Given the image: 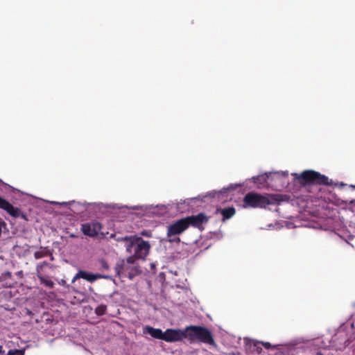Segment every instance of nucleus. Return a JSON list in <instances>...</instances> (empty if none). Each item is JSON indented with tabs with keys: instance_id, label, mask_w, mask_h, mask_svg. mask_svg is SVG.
<instances>
[{
	"instance_id": "obj_9",
	"label": "nucleus",
	"mask_w": 355,
	"mask_h": 355,
	"mask_svg": "<svg viewBox=\"0 0 355 355\" xmlns=\"http://www.w3.org/2000/svg\"><path fill=\"white\" fill-rule=\"evenodd\" d=\"M0 209L6 211L9 215L14 218H22L26 220V215L21 212V209L18 207H14L7 200L0 196Z\"/></svg>"
},
{
	"instance_id": "obj_19",
	"label": "nucleus",
	"mask_w": 355,
	"mask_h": 355,
	"mask_svg": "<svg viewBox=\"0 0 355 355\" xmlns=\"http://www.w3.org/2000/svg\"><path fill=\"white\" fill-rule=\"evenodd\" d=\"M24 352L20 349L9 350L7 355H24Z\"/></svg>"
},
{
	"instance_id": "obj_18",
	"label": "nucleus",
	"mask_w": 355,
	"mask_h": 355,
	"mask_svg": "<svg viewBox=\"0 0 355 355\" xmlns=\"http://www.w3.org/2000/svg\"><path fill=\"white\" fill-rule=\"evenodd\" d=\"M137 259V257H135V255L132 254V256L128 257L126 260H125V262H127L128 265L135 266V261Z\"/></svg>"
},
{
	"instance_id": "obj_10",
	"label": "nucleus",
	"mask_w": 355,
	"mask_h": 355,
	"mask_svg": "<svg viewBox=\"0 0 355 355\" xmlns=\"http://www.w3.org/2000/svg\"><path fill=\"white\" fill-rule=\"evenodd\" d=\"M83 278L89 282H95L98 279H109V275H102L99 273H91L85 270H80L76 275L73 277L72 279V283H73L78 279Z\"/></svg>"
},
{
	"instance_id": "obj_20",
	"label": "nucleus",
	"mask_w": 355,
	"mask_h": 355,
	"mask_svg": "<svg viewBox=\"0 0 355 355\" xmlns=\"http://www.w3.org/2000/svg\"><path fill=\"white\" fill-rule=\"evenodd\" d=\"M34 257L36 259H40L43 257V254L41 252H35L34 254Z\"/></svg>"
},
{
	"instance_id": "obj_2",
	"label": "nucleus",
	"mask_w": 355,
	"mask_h": 355,
	"mask_svg": "<svg viewBox=\"0 0 355 355\" xmlns=\"http://www.w3.org/2000/svg\"><path fill=\"white\" fill-rule=\"evenodd\" d=\"M293 175L294 176V179L301 185H329L330 184L329 182V178L327 176L312 170L304 171L300 174L293 173Z\"/></svg>"
},
{
	"instance_id": "obj_4",
	"label": "nucleus",
	"mask_w": 355,
	"mask_h": 355,
	"mask_svg": "<svg viewBox=\"0 0 355 355\" xmlns=\"http://www.w3.org/2000/svg\"><path fill=\"white\" fill-rule=\"evenodd\" d=\"M150 248L148 241H144L140 237H135L132 241L125 245L126 252L130 254L133 252L135 257L139 259H145L149 253Z\"/></svg>"
},
{
	"instance_id": "obj_15",
	"label": "nucleus",
	"mask_w": 355,
	"mask_h": 355,
	"mask_svg": "<svg viewBox=\"0 0 355 355\" xmlns=\"http://www.w3.org/2000/svg\"><path fill=\"white\" fill-rule=\"evenodd\" d=\"M106 310V305L100 304L95 309V313L97 315H103L105 313Z\"/></svg>"
},
{
	"instance_id": "obj_12",
	"label": "nucleus",
	"mask_w": 355,
	"mask_h": 355,
	"mask_svg": "<svg viewBox=\"0 0 355 355\" xmlns=\"http://www.w3.org/2000/svg\"><path fill=\"white\" fill-rule=\"evenodd\" d=\"M46 265H47V262L44 261L42 263L38 264L37 266V268H36L37 269V277L39 279V280L40 281L41 284H44L45 286H46L49 288H52L54 286L53 282L52 280H51L50 279L45 277L44 275H42L40 273V269L43 267V266H46Z\"/></svg>"
},
{
	"instance_id": "obj_1",
	"label": "nucleus",
	"mask_w": 355,
	"mask_h": 355,
	"mask_svg": "<svg viewBox=\"0 0 355 355\" xmlns=\"http://www.w3.org/2000/svg\"><path fill=\"white\" fill-rule=\"evenodd\" d=\"M185 338L191 341H200L209 345H215L212 333L206 327L201 326H190L186 329Z\"/></svg>"
},
{
	"instance_id": "obj_21",
	"label": "nucleus",
	"mask_w": 355,
	"mask_h": 355,
	"mask_svg": "<svg viewBox=\"0 0 355 355\" xmlns=\"http://www.w3.org/2000/svg\"><path fill=\"white\" fill-rule=\"evenodd\" d=\"M4 275H5V276H7V277H11V272H8H8H6L4 273Z\"/></svg>"
},
{
	"instance_id": "obj_14",
	"label": "nucleus",
	"mask_w": 355,
	"mask_h": 355,
	"mask_svg": "<svg viewBox=\"0 0 355 355\" xmlns=\"http://www.w3.org/2000/svg\"><path fill=\"white\" fill-rule=\"evenodd\" d=\"M143 333L144 334H149L154 338L162 340L163 331L160 329L146 326L143 328Z\"/></svg>"
},
{
	"instance_id": "obj_6",
	"label": "nucleus",
	"mask_w": 355,
	"mask_h": 355,
	"mask_svg": "<svg viewBox=\"0 0 355 355\" xmlns=\"http://www.w3.org/2000/svg\"><path fill=\"white\" fill-rule=\"evenodd\" d=\"M114 270L119 277H128L130 280L139 274L137 266L128 265L124 259L116 262Z\"/></svg>"
},
{
	"instance_id": "obj_16",
	"label": "nucleus",
	"mask_w": 355,
	"mask_h": 355,
	"mask_svg": "<svg viewBox=\"0 0 355 355\" xmlns=\"http://www.w3.org/2000/svg\"><path fill=\"white\" fill-rule=\"evenodd\" d=\"M135 236H120L118 237L116 240L119 242H125L126 244H129V242L132 241Z\"/></svg>"
},
{
	"instance_id": "obj_24",
	"label": "nucleus",
	"mask_w": 355,
	"mask_h": 355,
	"mask_svg": "<svg viewBox=\"0 0 355 355\" xmlns=\"http://www.w3.org/2000/svg\"><path fill=\"white\" fill-rule=\"evenodd\" d=\"M318 355H323V354H322L321 353H319Z\"/></svg>"
},
{
	"instance_id": "obj_5",
	"label": "nucleus",
	"mask_w": 355,
	"mask_h": 355,
	"mask_svg": "<svg viewBox=\"0 0 355 355\" xmlns=\"http://www.w3.org/2000/svg\"><path fill=\"white\" fill-rule=\"evenodd\" d=\"M186 221L184 218L179 219L167 227L166 236L168 241L170 243H179L180 239V234L183 233L187 229Z\"/></svg>"
},
{
	"instance_id": "obj_11",
	"label": "nucleus",
	"mask_w": 355,
	"mask_h": 355,
	"mask_svg": "<svg viewBox=\"0 0 355 355\" xmlns=\"http://www.w3.org/2000/svg\"><path fill=\"white\" fill-rule=\"evenodd\" d=\"M186 331H180L178 330L168 329L163 332L162 340L166 342H175L180 340L183 337L185 338Z\"/></svg>"
},
{
	"instance_id": "obj_8",
	"label": "nucleus",
	"mask_w": 355,
	"mask_h": 355,
	"mask_svg": "<svg viewBox=\"0 0 355 355\" xmlns=\"http://www.w3.org/2000/svg\"><path fill=\"white\" fill-rule=\"evenodd\" d=\"M102 229L101 224L97 220H92L81 225L80 230L82 232L89 237H96L98 235Z\"/></svg>"
},
{
	"instance_id": "obj_13",
	"label": "nucleus",
	"mask_w": 355,
	"mask_h": 355,
	"mask_svg": "<svg viewBox=\"0 0 355 355\" xmlns=\"http://www.w3.org/2000/svg\"><path fill=\"white\" fill-rule=\"evenodd\" d=\"M216 213H220L223 216L222 220L225 221L235 215L236 209L234 207L220 208L216 209Z\"/></svg>"
},
{
	"instance_id": "obj_22",
	"label": "nucleus",
	"mask_w": 355,
	"mask_h": 355,
	"mask_svg": "<svg viewBox=\"0 0 355 355\" xmlns=\"http://www.w3.org/2000/svg\"><path fill=\"white\" fill-rule=\"evenodd\" d=\"M4 354V350L3 349V346L0 345V354Z\"/></svg>"
},
{
	"instance_id": "obj_17",
	"label": "nucleus",
	"mask_w": 355,
	"mask_h": 355,
	"mask_svg": "<svg viewBox=\"0 0 355 355\" xmlns=\"http://www.w3.org/2000/svg\"><path fill=\"white\" fill-rule=\"evenodd\" d=\"M100 263V270L103 271H108L110 269V266L107 261L104 259H101L99 261Z\"/></svg>"
},
{
	"instance_id": "obj_3",
	"label": "nucleus",
	"mask_w": 355,
	"mask_h": 355,
	"mask_svg": "<svg viewBox=\"0 0 355 355\" xmlns=\"http://www.w3.org/2000/svg\"><path fill=\"white\" fill-rule=\"evenodd\" d=\"M275 200L272 196H263L250 192L244 196L243 206L245 208H265L267 205H273Z\"/></svg>"
},
{
	"instance_id": "obj_23",
	"label": "nucleus",
	"mask_w": 355,
	"mask_h": 355,
	"mask_svg": "<svg viewBox=\"0 0 355 355\" xmlns=\"http://www.w3.org/2000/svg\"><path fill=\"white\" fill-rule=\"evenodd\" d=\"M263 345L265 346L266 348H269V347L270 346V344L269 343H266L263 344Z\"/></svg>"
},
{
	"instance_id": "obj_7",
	"label": "nucleus",
	"mask_w": 355,
	"mask_h": 355,
	"mask_svg": "<svg viewBox=\"0 0 355 355\" xmlns=\"http://www.w3.org/2000/svg\"><path fill=\"white\" fill-rule=\"evenodd\" d=\"M187 226H192L199 230H203L202 225L209 221V217L205 213H199L197 215H192L184 218Z\"/></svg>"
}]
</instances>
